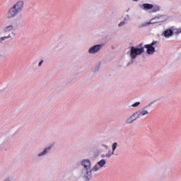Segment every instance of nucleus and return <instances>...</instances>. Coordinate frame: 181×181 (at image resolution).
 <instances>
[{
	"label": "nucleus",
	"mask_w": 181,
	"mask_h": 181,
	"mask_svg": "<svg viewBox=\"0 0 181 181\" xmlns=\"http://www.w3.org/2000/svg\"><path fill=\"white\" fill-rule=\"evenodd\" d=\"M159 11V7L158 6H155L152 8V12H158Z\"/></svg>",
	"instance_id": "18"
},
{
	"label": "nucleus",
	"mask_w": 181,
	"mask_h": 181,
	"mask_svg": "<svg viewBox=\"0 0 181 181\" xmlns=\"http://www.w3.org/2000/svg\"><path fill=\"white\" fill-rule=\"evenodd\" d=\"M144 44L140 43L139 44V47L140 48H135V47H131V51H130V57L134 60V59H136L137 56H139V54H142L144 53Z\"/></svg>",
	"instance_id": "2"
},
{
	"label": "nucleus",
	"mask_w": 181,
	"mask_h": 181,
	"mask_svg": "<svg viewBox=\"0 0 181 181\" xmlns=\"http://www.w3.org/2000/svg\"><path fill=\"white\" fill-rule=\"evenodd\" d=\"M18 12L19 11L13 6L9 9L8 16V18H14V16H16Z\"/></svg>",
	"instance_id": "5"
},
{
	"label": "nucleus",
	"mask_w": 181,
	"mask_h": 181,
	"mask_svg": "<svg viewBox=\"0 0 181 181\" xmlns=\"http://www.w3.org/2000/svg\"><path fill=\"white\" fill-rule=\"evenodd\" d=\"M125 24V22L124 21H122L119 23V26H122V25H124Z\"/></svg>",
	"instance_id": "20"
},
{
	"label": "nucleus",
	"mask_w": 181,
	"mask_h": 181,
	"mask_svg": "<svg viewBox=\"0 0 181 181\" xmlns=\"http://www.w3.org/2000/svg\"><path fill=\"white\" fill-rule=\"evenodd\" d=\"M42 64H43V61L40 62L38 66H42Z\"/></svg>",
	"instance_id": "22"
},
{
	"label": "nucleus",
	"mask_w": 181,
	"mask_h": 181,
	"mask_svg": "<svg viewBox=\"0 0 181 181\" xmlns=\"http://www.w3.org/2000/svg\"><path fill=\"white\" fill-rule=\"evenodd\" d=\"M163 35L165 37H170L173 35V31L170 29L164 31Z\"/></svg>",
	"instance_id": "9"
},
{
	"label": "nucleus",
	"mask_w": 181,
	"mask_h": 181,
	"mask_svg": "<svg viewBox=\"0 0 181 181\" xmlns=\"http://www.w3.org/2000/svg\"><path fill=\"white\" fill-rule=\"evenodd\" d=\"M100 169H101V167H100L98 164H96V165L92 168V171H93V172H97V170H100Z\"/></svg>",
	"instance_id": "13"
},
{
	"label": "nucleus",
	"mask_w": 181,
	"mask_h": 181,
	"mask_svg": "<svg viewBox=\"0 0 181 181\" xmlns=\"http://www.w3.org/2000/svg\"><path fill=\"white\" fill-rule=\"evenodd\" d=\"M106 163V161L104 159H102L100 161L98 162V165L100 167V168H103Z\"/></svg>",
	"instance_id": "14"
},
{
	"label": "nucleus",
	"mask_w": 181,
	"mask_h": 181,
	"mask_svg": "<svg viewBox=\"0 0 181 181\" xmlns=\"http://www.w3.org/2000/svg\"><path fill=\"white\" fill-rule=\"evenodd\" d=\"M50 149H52V147L45 148V150L42 152L38 154V156H42V155H46V153H47V151H50Z\"/></svg>",
	"instance_id": "12"
},
{
	"label": "nucleus",
	"mask_w": 181,
	"mask_h": 181,
	"mask_svg": "<svg viewBox=\"0 0 181 181\" xmlns=\"http://www.w3.org/2000/svg\"><path fill=\"white\" fill-rule=\"evenodd\" d=\"M157 43L158 41H153L151 44L144 45L145 49H147L148 54H153L156 52L155 47H156Z\"/></svg>",
	"instance_id": "3"
},
{
	"label": "nucleus",
	"mask_w": 181,
	"mask_h": 181,
	"mask_svg": "<svg viewBox=\"0 0 181 181\" xmlns=\"http://www.w3.org/2000/svg\"><path fill=\"white\" fill-rule=\"evenodd\" d=\"M139 104H141V103L139 102H136L135 103H134L132 107H138V105H139Z\"/></svg>",
	"instance_id": "19"
},
{
	"label": "nucleus",
	"mask_w": 181,
	"mask_h": 181,
	"mask_svg": "<svg viewBox=\"0 0 181 181\" xmlns=\"http://www.w3.org/2000/svg\"><path fill=\"white\" fill-rule=\"evenodd\" d=\"M9 37H11V35L0 37V43H1L3 40H6V39H9Z\"/></svg>",
	"instance_id": "15"
},
{
	"label": "nucleus",
	"mask_w": 181,
	"mask_h": 181,
	"mask_svg": "<svg viewBox=\"0 0 181 181\" xmlns=\"http://www.w3.org/2000/svg\"><path fill=\"white\" fill-rule=\"evenodd\" d=\"M137 117L139 118V117H144V115H148L149 114V112L148 110H146V107H144L140 111H138L136 112Z\"/></svg>",
	"instance_id": "4"
},
{
	"label": "nucleus",
	"mask_w": 181,
	"mask_h": 181,
	"mask_svg": "<svg viewBox=\"0 0 181 181\" xmlns=\"http://www.w3.org/2000/svg\"><path fill=\"white\" fill-rule=\"evenodd\" d=\"M138 118L139 117L136 113L135 112L131 117L127 119L126 124H132V122H134V121H135L136 119H138Z\"/></svg>",
	"instance_id": "7"
},
{
	"label": "nucleus",
	"mask_w": 181,
	"mask_h": 181,
	"mask_svg": "<svg viewBox=\"0 0 181 181\" xmlns=\"http://www.w3.org/2000/svg\"><path fill=\"white\" fill-rule=\"evenodd\" d=\"M117 142L113 143V144L112 146V152H114L115 151V149H117Z\"/></svg>",
	"instance_id": "17"
},
{
	"label": "nucleus",
	"mask_w": 181,
	"mask_h": 181,
	"mask_svg": "<svg viewBox=\"0 0 181 181\" xmlns=\"http://www.w3.org/2000/svg\"><path fill=\"white\" fill-rule=\"evenodd\" d=\"M13 7H14L18 12L23 9V1H18Z\"/></svg>",
	"instance_id": "8"
},
{
	"label": "nucleus",
	"mask_w": 181,
	"mask_h": 181,
	"mask_svg": "<svg viewBox=\"0 0 181 181\" xmlns=\"http://www.w3.org/2000/svg\"><path fill=\"white\" fill-rule=\"evenodd\" d=\"M144 9H152L153 8V5L149 4H143Z\"/></svg>",
	"instance_id": "11"
},
{
	"label": "nucleus",
	"mask_w": 181,
	"mask_h": 181,
	"mask_svg": "<svg viewBox=\"0 0 181 181\" xmlns=\"http://www.w3.org/2000/svg\"><path fill=\"white\" fill-rule=\"evenodd\" d=\"M151 23H145L142 25V26H148V25H150Z\"/></svg>",
	"instance_id": "21"
},
{
	"label": "nucleus",
	"mask_w": 181,
	"mask_h": 181,
	"mask_svg": "<svg viewBox=\"0 0 181 181\" xmlns=\"http://www.w3.org/2000/svg\"><path fill=\"white\" fill-rule=\"evenodd\" d=\"M82 166H83L86 170V174L84 176L85 180H90V179H91V162H90L89 160H83L82 161Z\"/></svg>",
	"instance_id": "1"
},
{
	"label": "nucleus",
	"mask_w": 181,
	"mask_h": 181,
	"mask_svg": "<svg viewBox=\"0 0 181 181\" xmlns=\"http://www.w3.org/2000/svg\"><path fill=\"white\" fill-rule=\"evenodd\" d=\"M12 30H13V25H7L4 28V32H6V33L12 32Z\"/></svg>",
	"instance_id": "10"
},
{
	"label": "nucleus",
	"mask_w": 181,
	"mask_h": 181,
	"mask_svg": "<svg viewBox=\"0 0 181 181\" xmlns=\"http://www.w3.org/2000/svg\"><path fill=\"white\" fill-rule=\"evenodd\" d=\"M112 155H114V151H109L105 156H107V158H111Z\"/></svg>",
	"instance_id": "16"
},
{
	"label": "nucleus",
	"mask_w": 181,
	"mask_h": 181,
	"mask_svg": "<svg viewBox=\"0 0 181 181\" xmlns=\"http://www.w3.org/2000/svg\"><path fill=\"white\" fill-rule=\"evenodd\" d=\"M101 49V45H94L93 47H91L88 52L89 53L94 54L97 53V52H100Z\"/></svg>",
	"instance_id": "6"
}]
</instances>
